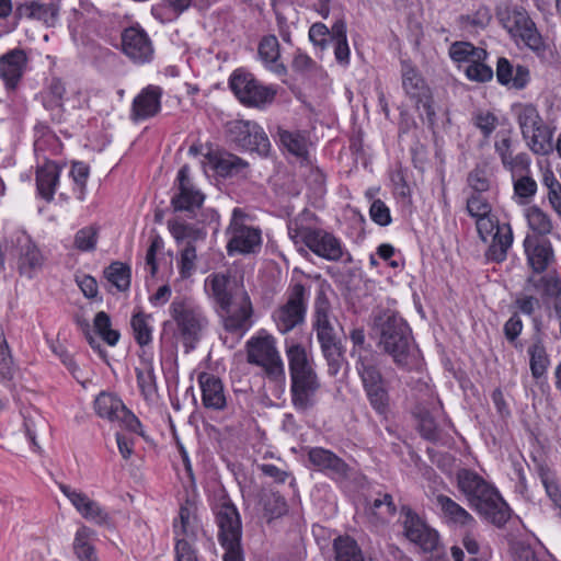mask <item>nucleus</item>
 I'll list each match as a JSON object with an SVG mask.
<instances>
[{
	"label": "nucleus",
	"mask_w": 561,
	"mask_h": 561,
	"mask_svg": "<svg viewBox=\"0 0 561 561\" xmlns=\"http://www.w3.org/2000/svg\"><path fill=\"white\" fill-rule=\"evenodd\" d=\"M285 354L290 378V401L299 413H307L318 403L321 380L313 356L301 343H286Z\"/></svg>",
	"instance_id": "1"
},
{
	"label": "nucleus",
	"mask_w": 561,
	"mask_h": 561,
	"mask_svg": "<svg viewBox=\"0 0 561 561\" xmlns=\"http://www.w3.org/2000/svg\"><path fill=\"white\" fill-rule=\"evenodd\" d=\"M456 479L458 490L481 517L499 528L508 522L512 511L494 484L466 468L458 470Z\"/></svg>",
	"instance_id": "2"
},
{
	"label": "nucleus",
	"mask_w": 561,
	"mask_h": 561,
	"mask_svg": "<svg viewBox=\"0 0 561 561\" xmlns=\"http://www.w3.org/2000/svg\"><path fill=\"white\" fill-rule=\"evenodd\" d=\"M376 325L379 329V346L392 357L398 367L411 370L420 365L421 352L403 318L387 311L377 319Z\"/></svg>",
	"instance_id": "3"
},
{
	"label": "nucleus",
	"mask_w": 561,
	"mask_h": 561,
	"mask_svg": "<svg viewBox=\"0 0 561 561\" xmlns=\"http://www.w3.org/2000/svg\"><path fill=\"white\" fill-rule=\"evenodd\" d=\"M169 314L164 325H173V336L186 353L193 351L209 325L205 309L193 298L182 296L171 301Z\"/></svg>",
	"instance_id": "4"
},
{
	"label": "nucleus",
	"mask_w": 561,
	"mask_h": 561,
	"mask_svg": "<svg viewBox=\"0 0 561 561\" xmlns=\"http://www.w3.org/2000/svg\"><path fill=\"white\" fill-rule=\"evenodd\" d=\"M247 362L260 367L266 378L273 381L285 379V366L277 348V340L265 329H260L244 345Z\"/></svg>",
	"instance_id": "5"
},
{
	"label": "nucleus",
	"mask_w": 561,
	"mask_h": 561,
	"mask_svg": "<svg viewBox=\"0 0 561 561\" xmlns=\"http://www.w3.org/2000/svg\"><path fill=\"white\" fill-rule=\"evenodd\" d=\"M218 527V541L225 550L224 561H244L241 546L242 524L237 507L227 499L214 507Z\"/></svg>",
	"instance_id": "6"
},
{
	"label": "nucleus",
	"mask_w": 561,
	"mask_h": 561,
	"mask_svg": "<svg viewBox=\"0 0 561 561\" xmlns=\"http://www.w3.org/2000/svg\"><path fill=\"white\" fill-rule=\"evenodd\" d=\"M513 113L528 147L537 154H546L553 148L552 130L541 118L537 107L530 103L513 106Z\"/></svg>",
	"instance_id": "7"
},
{
	"label": "nucleus",
	"mask_w": 561,
	"mask_h": 561,
	"mask_svg": "<svg viewBox=\"0 0 561 561\" xmlns=\"http://www.w3.org/2000/svg\"><path fill=\"white\" fill-rule=\"evenodd\" d=\"M188 156L191 157V162L184 164L179 170L178 175H188L192 172L191 164H199L203 173L214 172L216 175L241 173L249 167L245 160L226 150H213L201 154V146L198 145L190 147Z\"/></svg>",
	"instance_id": "8"
},
{
	"label": "nucleus",
	"mask_w": 561,
	"mask_h": 561,
	"mask_svg": "<svg viewBox=\"0 0 561 561\" xmlns=\"http://www.w3.org/2000/svg\"><path fill=\"white\" fill-rule=\"evenodd\" d=\"M370 408L388 420L392 411L390 381L382 375L380 362L355 369Z\"/></svg>",
	"instance_id": "9"
},
{
	"label": "nucleus",
	"mask_w": 561,
	"mask_h": 561,
	"mask_svg": "<svg viewBox=\"0 0 561 561\" xmlns=\"http://www.w3.org/2000/svg\"><path fill=\"white\" fill-rule=\"evenodd\" d=\"M291 238L295 240L299 238L312 253L325 261H342L346 264L353 262L352 254L344 247L341 239L324 229L304 228Z\"/></svg>",
	"instance_id": "10"
},
{
	"label": "nucleus",
	"mask_w": 561,
	"mask_h": 561,
	"mask_svg": "<svg viewBox=\"0 0 561 561\" xmlns=\"http://www.w3.org/2000/svg\"><path fill=\"white\" fill-rule=\"evenodd\" d=\"M309 293L306 287L296 283L287 289L286 302L276 308L272 319L280 334H287L305 323Z\"/></svg>",
	"instance_id": "11"
},
{
	"label": "nucleus",
	"mask_w": 561,
	"mask_h": 561,
	"mask_svg": "<svg viewBox=\"0 0 561 561\" xmlns=\"http://www.w3.org/2000/svg\"><path fill=\"white\" fill-rule=\"evenodd\" d=\"M228 139L237 147L266 157L271 151L270 139L263 127L253 121L236 119L227 123Z\"/></svg>",
	"instance_id": "12"
},
{
	"label": "nucleus",
	"mask_w": 561,
	"mask_h": 561,
	"mask_svg": "<svg viewBox=\"0 0 561 561\" xmlns=\"http://www.w3.org/2000/svg\"><path fill=\"white\" fill-rule=\"evenodd\" d=\"M244 218L245 214L240 208L232 210V217L227 229L229 236L227 252L229 255L254 253L261 248V230L245 225Z\"/></svg>",
	"instance_id": "13"
},
{
	"label": "nucleus",
	"mask_w": 561,
	"mask_h": 561,
	"mask_svg": "<svg viewBox=\"0 0 561 561\" xmlns=\"http://www.w3.org/2000/svg\"><path fill=\"white\" fill-rule=\"evenodd\" d=\"M230 88L241 103L262 107L273 102L276 90L261 84L252 73L236 70L230 77Z\"/></svg>",
	"instance_id": "14"
},
{
	"label": "nucleus",
	"mask_w": 561,
	"mask_h": 561,
	"mask_svg": "<svg viewBox=\"0 0 561 561\" xmlns=\"http://www.w3.org/2000/svg\"><path fill=\"white\" fill-rule=\"evenodd\" d=\"M93 408L99 417L142 435V425L139 419L126 408L117 396L102 391L96 396Z\"/></svg>",
	"instance_id": "15"
},
{
	"label": "nucleus",
	"mask_w": 561,
	"mask_h": 561,
	"mask_svg": "<svg viewBox=\"0 0 561 561\" xmlns=\"http://www.w3.org/2000/svg\"><path fill=\"white\" fill-rule=\"evenodd\" d=\"M226 332L242 337L253 327V306L248 294L237 297L233 302L217 309Z\"/></svg>",
	"instance_id": "16"
},
{
	"label": "nucleus",
	"mask_w": 561,
	"mask_h": 561,
	"mask_svg": "<svg viewBox=\"0 0 561 561\" xmlns=\"http://www.w3.org/2000/svg\"><path fill=\"white\" fill-rule=\"evenodd\" d=\"M309 38L316 45L325 48L330 41L333 45L335 59L342 64L350 62V47L346 37V24L343 20L336 21L331 30L323 23H314L309 30Z\"/></svg>",
	"instance_id": "17"
},
{
	"label": "nucleus",
	"mask_w": 561,
	"mask_h": 561,
	"mask_svg": "<svg viewBox=\"0 0 561 561\" xmlns=\"http://www.w3.org/2000/svg\"><path fill=\"white\" fill-rule=\"evenodd\" d=\"M401 518L404 536L411 542L417 545L425 552H432L438 547V533L430 527L426 522L410 507L403 506L401 508Z\"/></svg>",
	"instance_id": "18"
},
{
	"label": "nucleus",
	"mask_w": 561,
	"mask_h": 561,
	"mask_svg": "<svg viewBox=\"0 0 561 561\" xmlns=\"http://www.w3.org/2000/svg\"><path fill=\"white\" fill-rule=\"evenodd\" d=\"M502 23L513 37L520 38L530 49L539 51L545 48L535 23L524 9L514 8L508 10L502 18Z\"/></svg>",
	"instance_id": "19"
},
{
	"label": "nucleus",
	"mask_w": 561,
	"mask_h": 561,
	"mask_svg": "<svg viewBox=\"0 0 561 561\" xmlns=\"http://www.w3.org/2000/svg\"><path fill=\"white\" fill-rule=\"evenodd\" d=\"M122 49L135 64L149 62L154 51L148 34L137 26H130L123 31Z\"/></svg>",
	"instance_id": "20"
},
{
	"label": "nucleus",
	"mask_w": 561,
	"mask_h": 561,
	"mask_svg": "<svg viewBox=\"0 0 561 561\" xmlns=\"http://www.w3.org/2000/svg\"><path fill=\"white\" fill-rule=\"evenodd\" d=\"M205 289L209 297L215 300L217 309L233 302L242 294H248L243 288L238 287L236 282L225 273H213L207 276Z\"/></svg>",
	"instance_id": "21"
},
{
	"label": "nucleus",
	"mask_w": 561,
	"mask_h": 561,
	"mask_svg": "<svg viewBox=\"0 0 561 561\" xmlns=\"http://www.w3.org/2000/svg\"><path fill=\"white\" fill-rule=\"evenodd\" d=\"M524 249L527 263L534 273H543L556 260L552 244L548 239L526 236Z\"/></svg>",
	"instance_id": "22"
},
{
	"label": "nucleus",
	"mask_w": 561,
	"mask_h": 561,
	"mask_svg": "<svg viewBox=\"0 0 561 561\" xmlns=\"http://www.w3.org/2000/svg\"><path fill=\"white\" fill-rule=\"evenodd\" d=\"M15 16L18 19L35 20L53 27L58 21L59 7L53 1L27 0L16 5Z\"/></svg>",
	"instance_id": "23"
},
{
	"label": "nucleus",
	"mask_w": 561,
	"mask_h": 561,
	"mask_svg": "<svg viewBox=\"0 0 561 561\" xmlns=\"http://www.w3.org/2000/svg\"><path fill=\"white\" fill-rule=\"evenodd\" d=\"M197 381L202 391L203 405L213 411H222L227 407V396L224 383L217 376L202 371Z\"/></svg>",
	"instance_id": "24"
},
{
	"label": "nucleus",
	"mask_w": 561,
	"mask_h": 561,
	"mask_svg": "<svg viewBox=\"0 0 561 561\" xmlns=\"http://www.w3.org/2000/svg\"><path fill=\"white\" fill-rule=\"evenodd\" d=\"M27 55L21 48H14L0 57V78L9 90L19 84L27 66Z\"/></svg>",
	"instance_id": "25"
},
{
	"label": "nucleus",
	"mask_w": 561,
	"mask_h": 561,
	"mask_svg": "<svg viewBox=\"0 0 561 561\" xmlns=\"http://www.w3.org/2000/svg\"><path fill=\"white\" fill-rule=\"evenodd\" d=\"M201 529L202 525L197 516L196 502L186 499L180 506L179 517L173 522L175 539L185 538L187 540H195Z\"/></svg>",
	"instance_id": "26"
},
{
	"label": "nucleus",
	"mask_w": 561,
	"mask_h": 561,
	"mask_svg": "<svg viewBox=\"0 0 561 561\" xmlns=\"http://www.w3.org/2000/svg\"><path fill=\"white\" fill-rule=\"evenodd\" d=\"M205 197L191 178H179L178 192L171 197V205L175 211L194 213L202 207Z\"/></svg>",
	"instance_id": "27"
},
{
	"label": "nucleus",
	"mask_w": 561,
	"mask_h": 561,
	"mask_svg": "<svg viewBox=\"0 0 561 561\" xmlns=\"http://www.w3.org/2000/svg\"><path fill=\"white\" fill-rule=\"evenodd\" d=\"M161 108V89L149 85L134 99L130 118L134 122L148 119L159 113Z\"/></svg>",
	"instance_id": "28"
},
{
	"label": "nucleus",
	"mask_w": 561,
	"mask_h": 561,
	"mask_svg": "<svg viewBox=\"0 0 561 561\" xmlns=\"http://www.w3.org/2000/svg\"><path fill=\"white\" fill-rule=\"evenodd\" d=\"M402 87L405 93L416 102L422 103L428 115L434 114L428 104V88L419 71L410 64H402Z\"/></svg>",
	"instance_id": "29"
},
{
	"label": "nucleus",
	"mask_w": 561,
	"mask_h": 561,
	"mask_svg": "<svg viewBox=\"0 0 561 561\" xmlns=\"http://www.w3.org/2000/svg\"><path fill=\"white\" fill-rule=\"evenodd\" d=\"M44 255L28 238L19 241L18 268L21 275L34 277L44 265Z\"/></svg>",
	"instance_id": "30"
},
{
	"label": "nucleus",
	"mask_w": 561,
	"mask_h": 561,
	"mask_svg": "<svg viewBox=\"0 0 561 561\" xmlns=\"http://www.w3.org/2000/svg\"><path fill=\"white\" fill-rule=\"evenodd\" d=\"M308 459L312 466L329 476L345 477L347 465L337 455L322 447H313L308 453Z\"/></svg>",
	"instance_id": "31"
},
{
	"label": "nucleus",
	"mask_w": 561,
	"mask_h": 561,
	"mask_svg": "<svg viewBox=\"0 0 561 561\" xmlns=\"http://www.w3.org/2000/svg\"><path fill=\"white\" fill-rule=\"evenodd\" d=\"M496 78L503 85H511L514 89H524L529 80V69L523 65H512L508 59L501 57L496 65Z\"/></svg>",
	"instance_id": "32"
},
{
	"label": "nucleus",
	"mask_w": 561,
	"mask_h": 561,
	"mask_svg": "<svg viewBox=\"0 0 561 561\" xmlns=\"http://www.w3.org/2000/svg\"><path fill=\"white\" fill-rule=\"evenodd\" d=\"M434 501L436 507L448 523L460 526L476 524L473 516L451 497L445 494H437Z\"/></svg>",
	"instance_id": "33"
},
{
	"label": "nucleus",
	"mask_w": 561,
	"mask_h": 561,
	"mask_svg": "<svg viewBox=\"0 0 561 561\" xmlns=\"http://www.w3.org/2000/svg\"><path fill=\"white\" fill-rule=\"evenodd\" d=\"M350 340L353 344L351 356L355 359V369L380 362L379 355L371 350L370 345L366 344L364 329H353L350 333Z\"/></svg>",
	"instance_id": "34"
},
{
	"label": "nucleus",
	"mask_w": 561,
	"mask_h": 561,
	"mask_svg": "<svg viewBox=\"0 0 561 561\" xmlns=\"http://www.w3.org/2000/svg\"><path fill=\"white\" fill-rule=\"evenodd\" d=\"M495 149L507 171L522 173L528 170L529 157L526 153H519L513 157L512 140L508 135H502V137L496 140Z\"/></svg>",
	"instance_id": "35"
},
{
	"label": "nucleus",
	"mask_w": 561,
	"mask_h": 561,
	"mask_svg": "<svg viewBox=\"0 0 561 561\" xmlns=\"http://www.w3.org/2000/svg\"><path fill=\"white\" fill-rule=\"evenodd\" d=\"M279 140L284 149L294 156L301 164L309 163L310 141L299 131L282 130Z\"/></svg>",
	"instance_id": "36"
},
{
	"label": "nucleus",
	"mask_w": 561,
	"mask_h": 561,
	"mask_svg": "<svg viewBox=\"0 0 561 561\" xmlns=\"http://www.w3.org/2000/svg\"><path fill=\"white\" fill-rule=\"evenodd\" d=\"M137 386L147 402H156L158 399V385L154 368L151 362H145L135 368Z\"/></svg>",
	"instance_id": "37"
},
{
	"label": "nucleus",
	"mask_w": 561,
	"mask_h": 561,
	"mask_svg": "<svg viewBox=\"0 0 561 561\" xmlns=\"http://www.w3.org/2000/svg\"><path fill=\"white\" fill-rule=\"evenodd\" d=\"M259 56L265 66L277 75H284L286 68L278 61L279 43L276 36L270 35L262 38L259 44Z\"/></svg>",
	"instance_id": "38"
},
{
	"label": "nucleus",
	"mask_w": 561,
	"mask_h": 561,
	"mask_svg": "<svg viewBox=\"0 0 561 561\" xmlns=\"http://www.w3.org/2000/svg\"><path fill=\"white\" fill-rule=\"evenodd\" d=\"M93 536L94 531L87 526H81L76 531L72 548L80 561H99L93 546Z\"/></svg>",
	"instance_id": "39"
},
{
	"label": "nucleus",
	"mask_w": 561,
	"mask_h": 561,
	"mask_svg": "<svg viewBox=\"0 0 561 561\" xmlns=\"http://www.w3.org/2000/svg\"><path fill=\"white\" fill-rule=\"evenodd\" d=\"M529 355V367L531 376L535 379H540L547 374L548 367L550 366L549 355L546 351L543 342L537 339L527 351Z\"/></svg>",
	"instance_id": "40"
},
{
	"label": "nucleus",
	"mask_w": 561,
	"mask_h": 561,
	"mask_svg": "<svg viewBox=\"0 0 561 561\" xmlns=\"http://www.w3.org/2000/svg\"><path fill=\"white\" fill-rule=\"evenodd\" d=\"M525 217L529 229L534 232L533 236L542 238L552 232L553 224L550 216L538 206L534 205L526 208Z\"/></svg>",
	"instance_id": "41"
},
{
	"label": "nucleus",
	"mask_w": 561,
	"mask_h": 561,
	"mask_svg": "<svg viewBox=\"0 0 561 561\" xmlns=\"http://www.w3.org/2000/svg\"><path fill=\"white\" fill-rule=\"evenodd\" d=\"M168 229L178 244L184 241L194 244L195 241L205 238L201 229L179 218L168 220Z\"/></svg>",
	"instance_id": "42"
},
{
	"label": "nucleus",
	"mask_w": 561,
	"mask_h": 561,
	"mask_svg": "<svg viewBox=\"0 0 561 561\" xmlns=\"http://www.w3.org/2000/svg\"><path fill=\"white\" fill-rule=\"evenodd\" d=\"M335 561H365L356 540L350 536H339L333 541Z\"/></svg>",
	"instance_id": "43"
},
{
	"label": "nucleus",
	"mask_w": 561,
	"mask_h": 561,
	"mask_svg": "<svg viewBox=\"0 0 561 561\" xmlns=\"http://www.w3.org/2000/svg\"><path fill=\"white\" fill-rule=\"evenodd\" d=\"M513 242L511 228L497 229L492 237V242L485 253L489 261L503 262L506 259L507 250Z\"/></svg>",
	"instance_id": "44"
},
{
	"label": "nucleus",
	"mask_w": 561,
	"mask_h": 561,
	"mask_svg": "<svg viewBox=\"0 0 561 561\" xmlns=\"http://www.w3.org/2000/svg\"><path fill=\"white\" fill-rule=\"evenodd\" d=\"M152 317L141 310L135 312L130 320L133 335L140 346L149 345L152 342Z\"/></svg>",
	"instance_id": "45"
},
{
	"label": "nucleus",
	"mask_w": 561,
	"mask_h": 561,
	"mask_svg": "<svg viewBox=\"0 0 561 561\" xmlns=\"http://www.w3.org/2000/svg\"><path fill=\"white\" fill-rule=\"evenodd\" d=\"M366 512L373 516L376 522H389L397 512L392 495L389 493L380 494L378 497L367 503Z\"/></svg>",
	"instance_id": "46"
},
{
	"label": "nucleus",
	"mask_w": 561,
	"mask_h": 561,
	"mask_svg": "<svg viewBox=\"0 0 561 561\" xmlns=\"http://www.w3.org/2000/svg\"><path fill=\"white\" fill-rule=\"evenodd\" d=\"M104 277L118 291H126L130 287L131 271L127 264L116 261L104 270Z\"/></svg>",
	"instance_id": "47"
},
{
	"label": "nucleus",
	"mask_w": 561,
	"mask_h": 561,
	"mask_svg": "<svg viewBox=\"0 0 561 561\" xmlns=\"http://www.w3.org/2000/svg\"><path fill=\"white\" fill-rule=\"evenodd\" d=\"M449 56L457 62H472L484 60L486 51L483 48L474 47L468 42H456L449 48Z\"/></svg>",
	"instance_id": "48"
},
{
	"label": "nucleus",
	"mask_w": 561,
	"mask_h": 561,
	"mask_svg": "<svg viewBox=\"0 0 561 561\" xmlns=\"http://www.w3.org/2000/svg\"><path fill=\"white\" fill-rule=\"evenodd\" d=\"M537 473L548 497L557 508L561 510V489L557 481L556 473L545 463L537 466Z\"/></svg>",
	"instance_id": "49"
},
{
	"label": "nucleus",
	"mask_w": 561,
	"mask_h": 561,
	"mask_svg": "<svg viewBox=\"0 0 561 561\" xmlns=\"http://www.w3.org/2000/svg\"><path fill=\"white\" fill-rule=\"evenodd\" d=\"M492 14L488 7L480 5L471 14H462L459 16L458 22L462 30L468 32H479L484 30L491 22Z\"/></svg>",
	"instance_id": "50"
},
{
	"label": "nucleus",
	"mask_w": 561,
	"mask_h": 561,
	"mask_svg": "<svg viewBox=\"0 0 561 561\" xmlns=\"http://www.w3.org/2000/svg\"><path fill=\"white\" fill-rule=\"evenodd\" d=\"M321 352L328 364V374L330 376H336L340 371L343 362V351L339 339L320 344Z\"/></svg>",
	"instance_id": "51"
},
{
	"label": "nucleus",
	"mask_w": 561,
	"mask_h": 561,
	"mask_svg": "<svg viewBox=\"0 0 561 561\" xmlns=\"http://www.w3.org/2000/svg\"><path fill=\"white\" fill-rule=\"evenodd\" d=\"M100 228L95 225L79 229L73 237V247L81 252H92L96 249Z\"/></svg>",
	"instance_id": "52"
},
{
	"label": "nucleus",
	"mask_w": 561,
	"mask_h": 561,
	"mask_svg": "<svg viewBox=\"0 0 561 561\" xmlns=\"http://www.w3.org/2000/svg\"><path fill=\"white\" fill-rule=\"evenodd\" d=\"M94 329L101 339L110 346H115L121 337L117 330L112 329L111 318L105 311H99L95 314Z\"/></svg>",
	"instance_id": "53"
},
{
	"label": "nucleus",
	"mask_w": 561,
	"mask_h": 561,
	"mask_svg": "<svg viewBox=\"0 0 561 561\" xmlns=\"http://www.w3.org/2000/svg\"><path fill=\"white\" fill-rule=\"evenodd\" d=\"M196 259L195 245L193 243H186L180 252V259L178 261L179 273L182 278H188L193 275L196 267Z\"/></svg>",
	"instance_id": "54"
},
{
	"label": "nucleus",
	"mask_w": 561,
	"mask_h": 561,
	"mask_svg": "<svg viewBox=\"0 0 561 561\" xmlns=\"http://www.w3.org/2000/svg\"><path fill=\"white\" fill-rule=\"evenodd\" d=\"M23 426L25 435L32 445L36 446L37 428L45 427V420L35 410L23 413Z\"/></svg>",
	"instance_id": "55"
},
{
	"label": "nucleus",
	"mask_w": 561,
	"mask_h": 561,
	"mask_svg": "<svg viewBox=\"0 0 561 561\" xmlns=\"http://www.w3.org/2000/svg\"><path fill=\"white\" fill-rule=\"evenodd\" d=\"M476 226L479 237L484 242H486L490 237L492 238L497 229L510 228L508 226H500L492 214L476 219Z\"/></svg>",
	"instance_id": "56"
},
{
	"label": "nucleus",
	"mask_w": 561,
	"mask_h": 561,
	"mask_svg": "<svg viewBox=\"0 0 561 561\" xmlns=\"http://www.w3.org/2000/svg\"><path fill=\"white\" fill-rule=\"evenodd\" d=\"M467 210L471 217L478 219L480 217L490 215L492 211V207L490 203L486 199H484L481 195L472 194L467 199Z\"/></svg>",
	"instance_id": "57"
},
{
	"label": "nucleus",
	"mask_w": 561,
	"mask_h": 561,
	"mask_svg": "<svg viewBox=\"0 0 561 561\" xmlns=\"http://www.w3.org/2000/svg\"><path fill=\"white\" fill-rule=\"evenodd\" d=\"M466 75L470 80L486 82L492 79V68L483 64V60L472 61L466 69Z\"/></svg>",
	"instance_id": "58"
},
{
	"label": "nucleus",
	"mask_w": 561,
	"mask_h": 561,
	"mask_svg": "<svg viewBox=\"0 0 561 561\" xmlns=\"http://www.w3.org/2000/svg\"><path fill=\"white\" fill-rule=\"evenodd\" d=\"M80 515L98 525H104L108 522L107 512L94 500L89 501Z\"/></svg>",
	"instance_id": "59"
},
{
	"label": "nucleus",
	"mask_w": 561,
	"mask_h": 561,
	"mask_svg": "<svg viewBox=\"0 0 561 561\" xmlns=\"http://www.w3.org/2000/svg\"><path fill=\"white\" fill-rule=\"evenodd\" d=\"M548 187V199L561 220V183L557 178H543Z\"/></svg>",
	"instance_id": "60"
},
{
	"label": "nucleus",
	"mask_w": 561,
	"mask_h": 561,
	"mask_svg": "<svg viewBox=\"0 0 561 561\" xmlns=\"http://www.w3.org/2000/svg\"><path fill=\"white\" fill-rule=\"evenodd\" d=\"M514 191L520 203H526L528 198L535 195L537 184L533 178H518L514 182Z\"/></svg>",
	"instance_id": "61"
},
{
	"label": "nucleus",
	"mask_w": 561,
	"mask_h": 561,
	"mask_svg": "<svg viewBox=\"0 0 561 561\" xmlns=\"http://www.w3.org/2000/svg\"><path fill=\"white\" fill-rule=\"evenodd\" d=\"M369 215L374 222L379 226H388L391 222L390 210L387 205L380 201L375 199L369 208Z\"/></svg>",
	"instance_id": "62"
},
{
	"label": "nucleus",
	"mask_w": 561,
	"mask_h": 561,
	"mask_svg": "<svg viewBox=\"0 0 561 561\" xmlns=\"http://www.w3.org/2000/svg\"><path fill=\"white\" fill-rule=\"evenodd\" d=\"M313 322L330 320L331 305L323 290L317 294L314 299Z\"/></svg>",
	"instance_id": "63"
},
{
	"label": "nucleus",
	"mask_w": 561,
	"mask_h": 561,
	"mask_svg": "<svg viewBox=\"0 0 561 561\" xmlns=\"http://www.w3.org/2000/svg\"><path fill=\"white\" fill-rule=\"evenodd\" d=\"M193 541L185 538L175 539L176 561H198L196 550L193 548Z\"/></svg>",
	"instance_id": "64"
}]
</instances>
